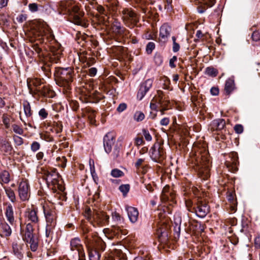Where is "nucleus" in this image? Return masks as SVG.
Wrapping results in <instances>:
<instances>
[{
    "label": "nucleus",
    "instance_id": "f257e3e1",
    "mask_svg": "<svg viewBox=\"0 0 260 260\" xmlns=\"http://www.w3.org/2000/svg\"><path fill=\"white\" fill-rule=\"evenodd\" d=\"M81 7L79 4L71 0L61 1L60 3L62 11H67L69 13L74 24L87 27L88 24L83 18L84 12L81 9Z\"/></svg>",
    "mask_w": 260,
    "mask_h": 260
},
{
    "label": "nucleus",
    "instance_id": "f03ea898",
    "mask_svg": "<svg viewBox=\"0 0 260 260\" xmlns=\"http://www.w3.org/2000/svg\"><path fill=\"white\" fill-rule=\"evenodd\" d=\"M29 35L36 40L44 41L51 39L53 35L49 25L43 21H38L32 25Z\"/></svg>",
    "mask_w": 260,
    "mask_h": 260
},
{
    "label": "nucleus",
    "instance_id": "7ed1b4c3",
    "mask_svg": "<svg viewBox=\"0 0 260 260\" xmlns=\"http://www.w3.org/2000/svg\"><path fill=\"white\" fill-rule=\"evenodd\" d=\"M54 75L56 83L59 86L65 87L67 89L71 88V85L73 81L74 76V71L73 69L55 68Z\"/></svg>",
    "mask_w": 260,
    "mask_h": 260
},
{
    "label": "nucleus",
    "instance_id": "20e7f679",
    "mask_svg": "<svg viewBox=\"0 0 260 260\" xmlns=\"http://www.w3.org/2000/svg\"><path fill=\"white\" fill-rule=\"evenodd\" d=\"M43 178L46 180L47 185L53 191L56 192L58 190L62 192L64 188L59 184L60 175L56 169L44 171Z\"/></svg>",
    "mask_w": 260,
    "mask_h": 260
},
{
    "label": "nucleus",
    "instance_id": "39448f33",
    "mask_svg": "<svg viewBox=\"0 0 260 260\" xmlns=\"http://www.w3.org/2000/svg\"><path fill=\"white\" fill-rule=\"evenodd\" d=\"M85 216L93 226H103L109 222V216L103 211H92L90 208L86 209Z\"/></svg>",
    "mask_w": 260,
    "mask_h": 260
},
{
    "label": "nucleus",
    "instance_id": "423d86ee",
    "mask_svg": "<svg viewBox=\"0 0 260 260\" xmlns=\"http://www.w3.org/2000/svg\"><path fill=\"white\" fill-rule=\"evenodd\" d=\"M190 161L194 164L193 167H196V169L198 170L201 173L204 170L208 172L210 165V160L209 156L207 152L203 154L198 153L193 154L190 159Z\"/></svg>",
    "mask_w": 260,
    "mask_h": 260
},
{
    "label": "nucleus",
    "instance_id": "0eeeda50",
    "mask_svg": "<svg viewBox=\"0 0 260 260\" xmlns=\"http://www.w3.org/2000/svg\"><path fill=\"white\" fill-rule=\"evenodd\" d=\"M23 240L29 244L30 248L32 251H36L38 248V239L34 234V229L30 223H28L24 233L22 234Z\"/></svg>",
    "mask_w": 260,
    "mask_h": 260
},
{
    "label": "nucleus",
    "instance_id": "6e6552de",
    "mask_svg": "<svg viewBox=\"0 0 260 260\" xmlns=\"http://www.w3.org/2000/svg\"><path fill=\"white\" fill-rule=\"evenodd\" d=\"M122 18L124 24L130 28L137 26L139 17L131 9H124L122 11Z\"/></svg>",
    "mask_w": 260,
    "mask_h": 260
},
{
    "label": "nucleus",
    "instance_id": "1a4fd4ad",
    "mask_svg": "<svg viewBox=\"0 0 260 260\" xmlns=\"http://www.w3.org/2000/svg\"><path fill=\"white\" fill-rule=\"evenodd\" d=\"M150 156L154 161L160 162L166 157V152L163 146L154 144L149 151Z\"/></svg>",
    "mask_w": 260,
    "mask_h": 260
},
{
    "label": "nucleus",
    "instance_id": "9d476101",
    "mask_svg": "<svg viewBox=\"0 0 260 260\" xmlns=\"http://www.w3.org/2000/svg\"><path fill=\"white\" fill-rule=\"evenodd\" d=\"M170 228V226L168 224V219L160 221L157 230V235L159 241L161 243H167L168 240V231Z\"/></svg>",
    "mask_w": 260,
    "mask_h": 260
},
{
    "label": "nucleus",
    "instance_id": "9b49d317",
    "mask_svg": "<svg viewBox=\"0 0 260 260\" xmlns=\"http://www.w3.org/2000/svg\"><path fill=\"white\" fill-rule=\"evenodd\" d=\"M44 213L46 217L47 224L54 227L56 223V214L54 208L43 206Z\"/></svg>",
    "mask_w": 260,
    "mask_h": 260
},
{
    "label": "nucleus",
    "instance_id": "f8f14e48",
    "mask_svg": "<svg viewBox=\"0 0 260 260\" xmlns=\"http://www.w3.org/2000/svg\"><path fill=\"white\" fill-rule=\"evenodd\" d=\"M42 84L41 79L37 78H29L27 79V84L29 92L32 95L39 93V86Z\"/></svg>",
    "mask_w": 260,
    "mask_h": 260
},
{
    "label": "nucleus",
    "instance_id": "ddd939ff",
    "mask_svg": "<svg viewBox=\"0 0 260 260\" xmlns=\"http://www.w3.org/2000/svg\"><path fill=\"white\" fill-rule=\"evenodd\" d=\"M238 156L235 152H232L229 154V159L226 160L225 164L229 171L235 172L238 170Z\"/></svg>",
    "mask_w": 260,
    "mask_h": 260
},
{
    "label": "nucleus",
    "instance_id": "4468645a",
    "mask_svg": "<svg viewBox=\"0 0 260 260\" xmlns=\"http://www.w3.org/2000/svg\"><path fill=\"white\" fill-rule=\"evenodd\" d=\"M196 215L200 217L204 218L210 212V207L208 205L203 201H199L193 208Z\"/></svg>",
    "mask_w": 260,
    "mask_h": 260
},
{
    "label": "nucleus",
    "instance_id": "2eb2a0df",
    "mask_svg": "<svg viewBox=\"0 0 260 260\" xmlns=\"http://www.w3.org/2000/svg\"><path fill=\"white\" fill-rule=\"evenodd\" d=\"M18 192L20 198L22 201L27 200L29 197V185L26 181L20 182L18 187Z\"/></svg>",
    "mask_w": 260,
    "mask_h": 260
},
{
    "label": "nucleus",
    "instance_id": "dca6fc26",
    "mask_svg": "<svg viewBox=\"0 0 260 260\" xmlns=\"http://www.w3.org/2000/svg\"><path fill=\"white\" fill-rule=\"evenodd\" d=\"M171 27L167 23L162 24L159 29L158 41L163 44L166 43L170 35Z\"/></svg>",
    "mask_w": 260,
    "mask_h": 260
},
{
    "label": "nucleus",
    "instance_id": "f3484780",
    "mask_svg": "<svg viewBox=\"0 0 260 260\" xmlns=\"http://www.w3.org/2000/svg\"><path fill=\"white\" fill-rule=\"evenodd\" d=\"M153 82L152 79H148L141 85L137 93V98L139 100H141L144 97L147 91L151 88Z\"/></svg>",
    "mask_w": 260,
    "mask_h": 260
},
{
    "label": "nucleus",
    "instance_id": "a211bd4d",
    "mask_svg": "<svg viewBox=\"0 0 260 260\" xmlns=\"http://www.w3.org/2000/svg\"><path fill=\"white\" fill-rule=\"evenodd\" d=\"M115 141V137L112 134L109 133L106 135L104 138V146L107 153L111 151Z\"/></svg>",
    "mask_w": 260,
    "mask_h": 260
},
{
    "label": "nucleus",
    "instance_id": "6ab92c4d",
    "mask_svg": "<svg viewBox=\"0 0 260 260\" xmlns=\"http://www.w3.org/2000/svg\"><path fill=\"white\" fill-rule=\"evenodd\" d=\"M71 249L73 251L77 250L78 255H84L83 246L81 244L80 240L78 238L73 239L70 242Z\"/></svg>",
    "mask_w": 260,
    "mask_h": 260
},
{
    "label": "nucleus",
    "instance_id": "aec40b11",
    "mask_svg": "<svg viewBox=\"0 0 260 260\" xmlns=\"http://www.w3.org/2000/svg\"><path fill=\"white\" fill-rule=\"evenodd\" d=\"M25 217L34 223H37L39 221L37 209L34 208H28L25 212Z\"/></svg>",
    "mask_w": 260,
    "mask_h": 260
},
{
    "label": "nucleus",
    "instance_id": "412c9836",
    "mask_svg": "<svg viewBox=\"0 0 260 260\" xmlns=\"http://www.w3.org/2000/svg\"><path fill=\"white\" fill-rule=\"evenodd\" d=\"M112 28L115 33L122 36V37H128L130 33L129 30H127L124 27H121L120 24L117 22H115L113 24Z\"/></svg>",
    "mask_w": 260,
    "mask_h": 260
},
{
    "label": "nucleus",
    "instance_id": "4be33fe9",
    "mask_svg": "<svg viewBox=\"0 0 260 260\" xmlns=\"http://www.w3.org/2000/svg\"><path fill=\"white\" fill-rule=\"evenodd\" d=\"M127 215L129 220L133 222H136L138 219L139 212L138 209L134 207L129 206L126 208Z\"/></svg>",
    "mask_w": 260,
    "mask_h": 260
},
{
    "label": "nucleus",
    "instance_id": "5701e85b",
    "mask_svg": "<svg viewBox=\"0 0 260 260\" xmlns=\"http://www.w3.org/2000/svg\"><path fill=\"white\" fill-rule=\"evenodd\" d=\"M225 125V121L222 119H218L213 120L210 124V127L211 131H220L222 129Z\"/></svg>",
    "mask_w": 260,
    "mask_h": 260
},
{
    "label": "nucleus",
    "instance_id": "b1692460",
    "mask_svg": "<svg viewBox=\"0 0 260 260\" xmlns=\"http://www.w3.org/2000/svg\"><path fill=\"white\" fill-rule=\"evenodd\" d=\"M12 234L10 226L6 222L2 223L0 228V236L1 237L8 238Z\"/></svg>",
    "mask_w": 260,
    "mask_h": 260
},
{
    "label": "nucleus",
    "instance_id": "393cba45",
    "mask_svg": "<svg viewBox=\"0 0 260 260\" xmlns=\"http://www.w3.org/2000/svg\"><path fill=\"white\" fill-rule=\"evenodd\" d=\"M5 215L7 221L11 225L15 224V220L14 216L13 208L11 205H9L6 209Z\"/></svg>",
    "mask_w": 260,
    "mask_h": 260
},
{
    "label": "nucleus",
    "instance_id": "a878e982",
    "mask_svg": "<svg viewBox=\"0 0 260 260\" xmlns=\"http://www.w3.org/2000/svg\"><path fill=\"white\" fill-rule=\"evenodd\" d=\"M38 94L47 98H53L54 96V92L48 85H44L39 89V93Z\"/></svg>",
    "mask_w": 260,
    "mask_h": 260
},
{
    "label": "nucleus",
    "instance_id": "bb28decb",
    "mask_svg": "<svg viewBox=\"0 0 260 260\" xmlns=\"http://www.w3.org/2000/svg\"><path fill=\"white\" fill-rule=\"evenodd\" d=\"M12 248L14 254L17 257V258L21 259L23 257L22 253V245L17 243H13Z\"/></svg>",
    "mask_w": 260,
    "mask_h": 260
},
{
    "label": "nucleus",
    "instance_id": "cd10ccee",
    "mask_svg": "<svg viewBox=\"0 0 260 260\" xmlns=\"http://www.w3.org/2000/svg\"><path fill=\"white\" fill-rule=\"evenodd\" d=\"M235 88L234 80L228 79L225 84L224 90L227 94H230Z\"/></svg>",
    "mask_w": 260,
    "mask_h": 260
},
{
    "label": "nucleus",
    "instance_id": "c85d7f7f",
    "mask_svg": "<svg viewBox=\"0 0 260 260\" xmlns=\"http://www.w3.org/2000/svg\"><path fill=\"white\" fill-rule=\"evenodd\" d=\"M1 149L5 153L10 154L12 152L13 148L10 143L6 140H2L1 142Z\"/></svg>",
    "mask_w": 260,
    "mask_h": 260
},
{
    "label": "nucleus",
    "instance_id": "c756f323",
    "mask_svg": "<svg viewBox=\"0 0 260 260\" xmlns=\"http://www.w3.org/2000/svg\"><path fill=\"white\" fill-rule=\"evenodd\" d=\"M23 107L25 115L26 117H30L32 114L30 104L28 102L25 101L23 103Z\"/></svg>",
    "mask_w": 260,
    "mask_h": 260
},
{
    "label": "nucleus",
    "instance_id": "7c9ffc66",
    "mask_svg": "<svg viewBox=\"0 0 260 260\" xmlns=\"http://www.w3.org/2000/svg\"><path fill=\"white\" fill-rule=\"evenodd\" d=\"M119 2L117 0H107L106 6L112 11H116L117 10Z\"/></svg>",
    "mask_w": 260,
    "mask_h": 260
},
{
    "label": "nucleus",
    "instance_id": "2f4dec72",
    "mask_svg": "<svg viewBox=\"0 0 260 260\" xmlns=\"http://www.w3.org/2000/svg\"><path fill=\"white\" fill-rule=\"evenodd\" d=\"M61 56V50L58 49L56 51H52V55L50 56L51 61L57 63L60 59Z\"/></svg>",
    "mask_w": 260,
    "mask_h": 260
},
{
    "label": "nucleus",
    "instance_id": "473e14b6",
    "mask_svg": "<svg viewBox=\"0 0 260 260\" xmlns=\"http://www.w3.org/2000/svg\"><path fill=\"white\" fill-rule=\"evenodd\" d=\"M100 254L99 252L95 249L89 250V260H100Z\"/></svg>",
    "mask_w": 260,
    "mask_h": 260
},
{
    "label": "nucleus",
    "instance_id": "72a5a7b5",
    "mask_svg": "<svg viewBox=\"0 0 260 260\" xmlns=\"http://www.w3.org/2000/svg\"><path fill=\"white\" fill-rule=\"evenodd\" d=\"M6 193L12 202H14L16 201V197L14 191L10 188H5Z\"/></svg>",
    "mask_w": 260,
    "mask_h": 260
},
{
    "label": "nucleus",
    "instance_id": "f704fd0d",
    "mask_svg": "<svg viewBox=\"0 0 260 260\" xmlns=\"http://www.w3.org/2000/svg\"><path fill=\"white\" fill-rule=\"evenodd\" d=\"M79 59L81 61L83 62V63H86L88 67L91 66L95 62V59L93 57H89L87 58L84 56L81 55L79 56Z\"/></svg>",
    "mask_w": 260,
    "mask_h": 260
},
{
    "label": "nucleus",
    "instance_id": "c9c22d12",
    "mask_svg": "<svg viewBox=\"0 0 260 260\" xmlns=\"http://www.w3.org/2000/svg\"><path fill=\"white\" fill-rule=\"evenodd\" d=\"M166 193H170L171 199L174 200L175 195L174 193L170 191V188L169 186H165L162 190L161 195L163 196L164 199H166Z\"/></svg>",
    "mask_w": 260,
    "mask_h": 260
},
{
    "label": "nucleus",
    "instance_id": "e433bc0d",
    "mask_svg": "<svg viewBox=\"0 0 260 260\" xmlns=\"http://www.w3.org/2000/svg\"><path fill=\"white\" fill-rule=\"evenodd\" d=\"M145 114L140 111H136L134 115V119L137 122L142 121L145 118Z\"/></svg>",
    "mask_w": 260,
    "mask_h": 260
},
{
    "label": "nucleus",
    "instance_id": "4c0bfd02",
    "mask_svg": "<svg viewBox=\"0 0 260 260\" xmlns=\"http://www.w3.org/2000/svg\"><path fill=\"white\" fill-rule=\"evenodd\" d=\"M111 175L114 178H119L124 176V173L118 169H114L111 171Z\"/></svg>",
    "mask_w": 260,
    "mask_h": 260
},
{
    "label": "nucleus",
    "instance_id": "58836bf2",
    "mask_svg": "<svg viewBox=\"0 0 260 260\" xmlns=\"http://www.w3.org/2000/svg\"><path fill=\"white\" fill-rule=\"evenodd\" d=\"M90 96L92 99V102L93 103H98L103 98V95L97 91H94Z\"/></svg>",
    "mask_w": 260,
    "mask_h": 260
},
{
    "label": "nucleus",
    "instance_id": "ea45409f",
    "mask_svg": "<svg viewBox=\"0 0 260 260\" xmlns=\"http://www.w3.org/2000/svg\"><path fill=\"white\" fill-rule=\"evenodd\" d=\"M205 73L207 75L212 77H216L218 74L217 70L213 67L207 68Z\"/></svg>",
    "mask_w": 260,
    "mask_h": 260
},
{
    "label": "nucleus",
    "instance_id": "a19ab883",
    "mask_svg": "<svg viewBox=\"0 0 260 260\" xmlns=\"http://www.w3.org/2000/svg\"><path fill=\"white\" fill-rule=\"evenodd\" d=\"M119 190L122 193L124 196H125L130 189V185L128 184L121 185L119 187Z\"/></svg>",
    "mask_w": 260,
    "mask_h": 260
},
{
    "label": "nucleus",
    "instance_id": "79ce46f5",
    "mask_svg": "<svg viewBox=\"0 0 260 260\" xmlns=\"http://www.w3.org/2000/svg\"><path fill=\"white\" fill-rule=\"evenodd\" d=\"M13 139L14 143L16 146H19L22 145L23 144V139L19 136L14 135L13 137Z\"/></svg>",
    "mask_w": 260,
    "mask_h": 260
},
{
    "label": "nucleus",
    "instance_id": "37998d69",
    "mask_svg": "<svg viewBox=\"0 0 260 260\" xmlns=\"http://www.w3.org/2000/svg\"><path fill=\"white\" fill-rule=\"evenodd\" d=\"M115 255L119 260H126V255L120 250H116Z\"/></svg>",
    "mask_w": 260,
    "mask_h": 260
},
{
    "label": "nucleus",
    "instance_id": "c03bdc74",
    "mask_svg": "<svg viewBox=\"0 0 260 260\" xmlns=\"http://www.w3.org/2000/svg\"><path fill=\"white\" fill-rule=\"evenodd\" d=\"M12 128L13 131L19 135H22L24 133V131L22 128L18 125L17 124H14L12 125Z\"/></svg>",
    "mask_w": 260,
    "mask_h": 260
},
{
    "label": "nucleus",
    "instance_id": "a18cd8bd",
    "mask_svg": "<svg viewBox=\"0 0 260 260\" xmlns=\"http://www.w3.org/2000/svg\"><path fill=\"white\" fill-rule=\"evenodd\" d=\"M28 7L29 10L32 13L36 12L39 10V5L37 3H30Z\"/></svg>",
    "mask_w": 260,
    "mask_h": 260
},
{
    "label": "nucleus",
    "instance_id": "49530a36",
    "mask_svg": "<svg viewBox=\"0 0 260 260\" xmlns=\"http://www.w3.org/2000/svg\"><path fill=\"white\" fill-rule=\"evenodd\" d=\"M173 41V51L174 52H178L180 49V45L178 43H176V38L173 36L172 38Z\"/></svg>",
    "mask_w": 260,
    "mask_h": 260
},
{
    "label": "nucleus",
    "instance_id": "de8ad7c7",
    "mask_svg": "<svg viewBox=\"0 0 260 260\" xmlns=\"http://www.w3.org/2000/svg\"><path fill=\"white\" fill-rule=\"evenodd\" d=\"M40 137L42 140H44L47 142H52L53 141V137L47 133L41 134Z\"/></svg>",
    "mask_w": 260,
    "mask_h": 260
},
{
    "label": "nucleus",
    "instance_id": "09e8293b",
    "mask_svg": "<svg viewBox=\"0 0 260 260\" xmlns=\"http://www.w3.org/2000/svg\"><path fill=\"white\" fill-rule=\"evenodd\" d=\"M155 48V44L153 42H149L146 48V51L148 54H151L153 50Z\"/></svg>",
    "mask_w": 260,
    "mask_h": 260
},
{
    "label": "nucleus",
    "instance_id": "8fccbe9b",
    "mask_svg": "<svg viewBox=\"0 0 260 260\" xmlns=\"http://www.w3.org/2000/svg\"><path fill=\"white\" fill-rule=\"evenodd\" d=\"M40 148V144L39 142L34 141L31 144L30 148L33 152H36Z\"/></svg>",
    "mask_w": 260,
    "mask_h": 260
},
{
    "label": "nucleus",
    "instance_id": "3c124183",
    "mask_svg": "<svg viewBox=\"0 0 260 260\" xmlns=\"http://www.w3.org/2000/svg\"><path fill=\"white\" fill-rule=\"evenodd\" d=\"M196 36L197 37V38L194 39L196 42L199 40H203L204 39V34L201 30H197Z\"/></svg>",
    "mask_w": 260,
    "mask_h": 260
},
{
    "label": "nucleus",
    "instance_id": "603ef678",
    "mask_svg": "<svg viewBox=\"0 0 260 260\" xmlns=\"http://www.w3.org/2000/svg\"><path fill=\"white\" fill-rule=\"evenodd\" d=\"M142 132L143 136L146 141H151L152 140V137L147 130L143 129L142 130Z\"/></svg>",
    "mask_w": 260,
    "mask_h": 260
},
{
    "label": "nucleus",
    "instance_id": "864d4df0",
    "mask_svg": "<svg viewBox=\"0 0 260 260\" xmlns=\"http://www.w3.org/2000/svg\"><path fill=\"white\" fill-rule=\"evenodd\" d=\"M27 17L26 14H21L16 18V20L19 23H22L26 20Z\"/></svg>",
    "mask_w": 260,
    "mask_h": 260
},
{
    "label": "nucleus",
    "instance_id": "5fc2aeb1",
    "mask_svg": "<svg viewBox=\"0 0 260 260\" xmlns=\"http://www.w3.org/2000/svg\"><path fill=\"white\" fill-rule=\"evenodd\" d=\"M112 218L116 221L120 222L121 220H123V218L121 217L120 214L117 212H114L112 213Z\"/></svg>",
    "mask_w": 260,
    "mask_h": 260
},
{
    "label": "nucleus",
    "instance_id": "6e6d98bb",
    "mask_svg": "<svg viewBox=\"0 0 260 260\" xmlns=\"http://www.w3.org/2000/svg\"><path fill=\"white\" fill-rule=\"evenodd\" d=\"M234 129L235 132L238 134H241L243 132V126L241 124L235 125Z\"/></svg>",
    "mask_w": 260,
    "mask_h": 260
},
{
    "label": "nucleus",
    "instance_id": "4d7b16f0",
    "mask_svg": "<svg viewBox=\"0 0 260 260\" xmlns=\"http://www.w3.org/2000/svg\"><path fill=\"white\" fill-rule=\"evenodd\" d=\"M251 38L254 41L260 40V32L259 31H254L252 34Z\"/></svg>",
    "mask_w": 260,
    "mask_h": 260
},
{
    "label": "nucleus",
    "instance_id": "13d9d810",
    "mask_svg": "<svg viewBox=\"0 0 260 260\" xmlns=\"http://www.w3.org/2000/svg\"><path fill=\"white\" fill-rule=\"evenodd\" d=\"M158 216L160 221H165L166 219H168V218H166V214L165 210H160Z\"/></svg>",
    "mask_w": 260,
    "mask_h": 260
},
{
    "label": "nucleus",
    "instance_id": "bf43d9fd",
    "mask_svg": "<svg viewBox=\"0 0 260 260\" xmlns=\"http://www.w3.org/2000/svg\"><path fill=\"white\" fill-rule=\"evenodd\" d=\"M39 115L42 118L45 119L48 116V113L44 108H42L39 111Z\"/></svg>",
    "mask_w": 260,
    "mask_h": 260
},
{
    "label": "nucleus",
    "instance_id": "052dcab7",
    "mask_svg": "<svg viewBox=\"0 0 260 260\" xmlns=\"http://www.w3.org/2000/svg\"><path fill=\"white\" fill-rule=\"evenodd\" d=\"M144 143L142 137H137L135 138V145L137 146H139Z\"/></svg>",
    "mask_w": 260,
    "mask_h": 260
},
{
    "label": "nucleus",
    "instance_id": "680f3d73",
    "mask_svg": "<svg viewBox=\"0 0 260 260\" xmlns=\"http://www.w3.org/2000/svg\"><path fill=\"white\" fill-rule=\"evenodd\" d=\"M191 101L195 106H198L200 105V101L198 96L196 95H192L191 97Z\"/></svg>",
    "mask_w": 260,
    "mask_h": 260
},
{
    "label": "nucleus",
    "instance_id": "e2e57ef3",
    "mask_svg": "<svg viewBox=\"0 0 260 260\" xmlns=\"http://www.w3.org/2000/svg\"><path fill=\"white\" fill-rule=\"evenodd\" d=\"M96 10L100 14L104 15L105 16L107 15L108 13L107 11L102 6L99 5L96 8Z\"/></svg>",
    "mask_w": 260,
    "mask_h": 260
},
{
    "label": "nucleus",
    "instance_id": "0e129e2a",
    "mask_svg": "<svg viewBox=\"0 0 260 260\" xmlns=\"http://www.w3.org/2000/svg\"><path fill=\"white\" fill-rule=\"evenodd\" d=\"M156 101L155 99H152L150 104V108L151 110L157 111V105H156Z\"/></svg>",
    "mask_w": 260,
    "mask_h": 260
},
{
    "label": "nucleus",
    "instance_id": "69168bd1",
    "mask_svg": "<svg viewBox=\"0 0 260 260\" xmlns=\"http://www.w3.org/2000/svg\"><path fill=\"white\" fill-rule=\"evenodd\" d=\"M3 122L6 128L10 127V119L7 116L3 115Z\"/></svg>",
    "mask_w": 260,
    "mask_h": 260
},
{
    "label": "nucleus",
    "instance_id": "338daca9",
    "mask_svg": "<svg viewBox=\"0 0 260 260\" xmlns=\"http://www.w3.org/2000/svg\"><path fill=\"white\" fill-rule=\"evenodd\" d=\"M127 108V105L125 103L120 104L117 108V111L120 113L124 111Z\"/></svg>",
    "mask_w": 260,
    "mask_h": 260
},
{
    "label": "nucleus",
    "instance_id": "774afa93",
    "mask_svg": "<svg viewBox=\"0 0 260 260\" xmlns=\"http://www.w3.org/2000/svg\"><path fill=\"white\" fill-rule=\"evenodd\" d=\"M81 227L83 233L84 234L88 233L89 232L90 229L87 224L83 223L81 224Z\"/></svg>",
    "mask_w": 260,
    "mask_h": 260
}]
</instances>
